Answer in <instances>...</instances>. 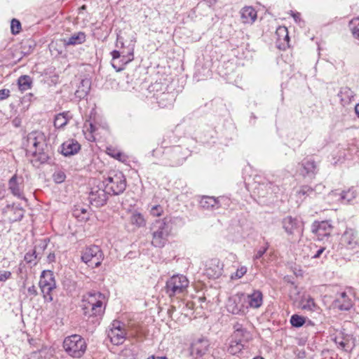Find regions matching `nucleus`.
<instances>
[{
	"instance_id": "nucleus-1",
	"label": "nucleus",
	"mask_w": 359,
	"mask_h": 359,
	"mask_svg": "<svg viewBox=\"0 0 359 359\" xmlns=\"http://www.w3.org/2000/svg\"><path fill=\"white\" fill-rule=\"evenodd\" d=\"M27 156H32L31 162L34 165L46 163L49 158L48 144L43 133L34 131L27 135L26 144Z\"/></svg>"
},
{
	"instance_id": "nucleus-7",
	"label": "nucleus",
	"mask_w": 359,
	"mask_h": 359,
	"mask_svg": "<svg viewBox=\"0 0 359 359\" xmlns=\"http://www.w3.org/2000/svg\"><path fill=\"white\" fill-rule=\"evenodd\" d=\"M111 195H119L126 188V180L121 172H114L102 181Z\"/></svg>"
},
{
	"instance_id": "nucleus-47",
	"label": "nucleus",
	"mask_w": 359,
	"mask_h": 359,
	"mask_svg": "<svg viewBox=\"0 0 359 359\" xmlns=\"http://www.w3.org/2000/svg\"><path fill=\"white\" fill-rule=\"evenodd\" d=\"M37 259L36 250L28 252L25 255V260L27 263L32 264Z\"/></svg>"
},
{
	"instance_id": "nucleus-37",
	"label": "nucleus",
	"mask_w": 359,
	"mask_h": 359,
	"mask_svg": "<svg viewBox=\"0 0 359 359\" xmlns=\"http://www.w3.org/2000/svg\"><path fill=\"white\" fill-rule=\"evenodd\" d=\"M227 311L232 314H240L242 312L241 307L238 306L235 299H229L226 305Z\"/></svg>"
},
{
	"instance_id": "nucleus-17",
	"label": "nucleus",
	"mask_w": 359,
	"mask_h": 359,
	"mask_svg": "<svg viewBox=\"0 0 359 359\" xmlns=\"http://www.w3.org/2000/svg\"><path fill=\"white\" fill-rule=\"evenodd\" d=\"M81 149L80 144L74 139H69L61 145V153L65 156L77 154Z\"/></svg>"
},
{
	"instance_id": "nucleus-20",
	"label": "nucleus",
	"mask_w": 359,
	"mask_h": 359,
	"mask_svg": "<svg viewBox=\"0 0 359 359\" xmlns=\"http://www.w3.org/2000/svg\"><path fill=\"white\" fill-rule=\"evenodd\" d=\"M159 107L164 108L171 106L175 100V95L172 92H163L156 95Z\"/></svg>"
},
{
	"instance_id": "nucleus-62",
	"label": "nucleus",
	"mask_w": 359,
	"mask_h": 359,
	"mask_svg": "<svg viewBox=\"0 0 359 359\" xmlns=\"http://www.w3.org/2000/svg\"><path fill=\"white\" fill-rule=\"evenodd\" d=\"M236 328H243V327H242L241 325H240L239 323H237L236 325H234L235 330H236Z\"/></svg>"
},
{
	"instance_id": "nucleus-6",
	"label": "nucleus",
	"mask_w": 359,
	"mask_h": 359,
	"mask_svg": "<svg viewBox=\"0 0 359 359\" xmlns=\"http://www.w3.org/2000/svg\"><path fill=\"white\" fill-rule=\"evenodd\" d=\"M189 284L185 276L174 275L166 281L165 292L170 297L182 295L187 292Z\"/></svg>"
},
{
	"instance_id": "nucleus-16",
	"label": "nucleus",
	"mask_w": 359,
	"mask_h": 359,
	"mask_svg": "<svg viewBox=\"0 0 359 359\" xmlns=\"http://www.w3.org/2000/svg\"><path fill=\"white\" fill-rule=\"evenodd\" d=\"M333 307L340 311H348L353 306V302L345 292L337 294L332 303Z\"/></svg>"
},
{
	"instance_id": "nucleus-39",
	"label": "nucleus",
	"mask_w": 359,
	"mask_h": 359,
	"mask_svg": "<svg viewBox=\"0 0 359 359\" xmlns=\"http://www.w3.org/2000/svg\"><path fill=\"white\" fill-rule=\"evenodd\" d=\"M290 323L293 327H300L305 323V318L297 314H294L290 318Z\"/></svg>"
},
{
	"instance_id": "nucleus-9",
	"label": "nucleus",
	"mask_w": 359,
	"mask_h": 359,
	"mask_svg": "<svg viewBox=\"0 0 359 359\" xmlns=\"http://www.w3.org/2000/svg\"><path fill=\"white\" fill-rule=\"evenodd\" d=\"M282 225L285 233L292 239H299L302 236L304 224L299 219L287 216L283 219Z\"/></svg>"
},
{
	"instance_id": "nucleus-4",
	"label": "nucleus",
	"mask_w": 359,
	"mask_h": 359,
	"mask_svg": "<svg viewBox=\"0 0 359 359\" xmlns=\"http://www.w3.org/2000/svg\"><path fill=\"white\" fill-rule=\"evenodd\" d=\"M62 346L69 356L80 358L86 351L87 344L81 335L72 334L65 338Z\"/></svg>"
},
{
	"instance_id": "nucleus-44",
	"label": "nucleus",
	"mask_w": 359,
	"mask_h": 359,
	"mask_svg": "<svg viewBox=\"0 0 359 359\" xmlns=\"http://www.w3.org/2000/svg\"><path fill=\"white\" fill-rule=\"evenodd\" d=\"M212 262L216 265V269H215V272L212 274H211L209 272L210 270V268H209L207 271H208V275L212 276L213 278H216L219 277L222 275V267L221 266H219V260L215 259V260H213Z\"/></svg>"
},
{
	"instance_id": "nucleus-51",
	"label": "nucleus",
	"mask_w": 359,
	"mask_h": 359,
	"mask_svg": "<svg viewBox=\"0 0 359 359\" xmlns=\"http://www.w3.org/2000/svg\"><path fill=\"white\" fill-rule=\"evenodd\" d=\"M10 96V90L8 89L0 90V100H4Z\"/></svg>"
},
{
	"instance_id": "nucleus-27",
	"label": "nucleus",
	"mask_w": 359,
	"mask_h": 359,
	"mask_svg": "<svg viewBox=\"0 0 359 359\" xmlns=\"http://www.w3.org/2000/svg\"><path fill=\"white\" fill-rule=\"evenodd\" d=\"M72 118L69 111L60 113L55 116L54 119V126L57 128H63Z\"/></svg>"
},
{
	"instance_id": "nucleus-36",
	"label": "nucleus",
	"mask_w": 359,
	"mask_h": 359,
	"mask_svg": "<svg viewBox=\"0 0 359 359\" xmlns=\"http://www.w3.org/2000/svg\"><path fill=\"white\" fill-rule=\"evenodd\" d=\"M73 215L81 220H86L88 219L87 209L81 206H77L73 210Z\"/></svg>"
},
{
	"instance_id": "nucleus-34",
	"label": "nucleus",
	"mask_w": 359,
	"mask_h": 359,
	"mask_svg": "<svg viewBox=\"0 0 359 359\" xmlns=\"http://www.w3.org/2000/svg\"><path fill=\"white\" fill-rule=\"evenodd\" d=\"M349 29L353 38L359 41V18H355L349 22Z\"/></svg>"
},
{
	"instance_id": "nucleus-63",
	"label": "nucleus",
	"mask_w": 359,
	"mask_h": 359,
	"mask_svg": "<svg viewBox=\"0 0 359 359\" xmlns=\"http://www.w3.org/2000/svg\"><path fill=\"white\" fill-rule=\"evenodd\" d=\"M253 359H264V358L262 357L257 356V357L254 358Z\"/></svg>"
},
{
	"instance_id": "nucleus-28",
	"label": "nucleus",
	"mask_w": 359,
	"mask_h": 359,
	"mask_svg": "<svg viewBox=\"0 0 359 359\" xmlns=\"http://www.w3.org/2000/svg\"><path fill=\"white\" fill-rule=\"evenodd\" d=\"M8 186L9 189L14 196L18 197L19 198H23L25 200V198L22 196V192L20 186L18 182V178L15 175L9 180Z\"/></svg>"
},
{
	"instance_id": "nucleus-40",
	"label": "nucleus",
	"mask_w": 359,
	"mask_h": 359,
	"mask_svg": "<svg viewBox=\"0 0 359 359\" xmlns=\"http://www.w3.org/2000/svg\"><path fill=\"white\" fill-rule=\"evenodd\" d=\"M317 306L314 302V299L311 297H308L303 300L302 309L308 311H315Z\"/></svg>"
},
{
	"instance_id": "nucleus-26",
	"label": "nucleus",
	"mask_w": 359,
	"mask_h": 359,
	"mask_svg": "<svg viewBox=\"0 0 359 359\" xmlns=\"http://www.w3.org/2000/svg\"><path fill=\"white\" fill-rule=\"evenodd\" d=\"M90 90V81L88 79H82L75 92V96L79 99H83Z\"/></svg>"
},
{
	"instance_id": "nucleus-58",
	"label": "nucleus",
	"mask_w": 359,
	"mask_h": 359,
	"mask_svg": "<svg viewBox=\"0 0 359 359\" xmlns=\"http://www.w3.org/2000/svg\"><path fill=\"white\" fill-rule=\"evenodd\" d=\"M109 154L116 159H120L122 156V154L120 152H116L114 154V153H112V154L109 153Z\"/></svg>"
},
{
	"instance_id": "nucleus-5",
	"label": "nucleus",
	"mask_w": 359,
	"mask_h": 359,
	"mask_svg": "<svg viewBox=\"0 0 359 359\" xmlns=\"http://www.w3.org/2000/svg\"><path fill=\"white\" fill-rule=\"evenodd\" d=\"M119 36H117L116 46L118 47V43H121V50H114L111 52L112 56V67L116 70L120 72L123 70V66L134 59V48L133 46L125 48L123 43L120 41Z\"/></svg>"
},
{
	"instance_id": "nucleus-29",
	"label": "nucleus",
	"mask_w": 359,
	"mask_h": 359,
	"mask_svg": "<svg viewBox=\"0 0 359 359\" xmlns=\"http://www.w3.org/2000/svg\"><path fill=\"white\" fill-rule=\"evenodd\" d=\"M207 341L204 340H198L192 344L191 347V353L192 355H202L206 351Z\"/></svg>"
},
{
	"instance_id": "nucleus-22",
	"label": "nucleus",
	"mask_w": 359,
	"mask_h": 359,
	"mask_svg": "<svg viewBox=\"0 0 359 359\" xmlns=\"http://www.w3.org/2000/svg\"><path fill=\"white\" fill-rule=\"evenodd\" d=\"M248 305L252 309H259L263 304V294L259 290H255L247 295Z\"/></svg>"
},
{
	"instance_id": "nucleus-64",
	"label": "nucleus",
	"mask_w": 359,
	"mask_h": 359,
	"mask_svg": "<svg viewBox=\"0 0 359 359\" xmlns=\"http://www.w3.org/2000/svg\"><path fill=\"white\" fill-rule=\"evenodd\" d=\"M44 245H43V248H44L46 246V240H44Z\"/></svg>"
},
{
	"instance_id": "nucleus-45",
	"label": "nucleus",
	"mask_w": 359,
	"mask_h": 359,
	"mask_svg": "<svg viewBox=\"0 0 359 359\" xmlns=\"http://www.w3.org/2000/svg\"><path fill=\"white\" fill-rule=\"evenodd\" d=\"M11 32L13 34H18L21 29V24L18 20L13 19L11 23Z\"/></svg>"
},
{
	"instance_id": "nucleus-23",
	"label": "nucleus",
	"mask_w": 359,
	"mask_h": 359,
	"mask_svg": "<svg viewBox=\"0 0 359 359\" xmlns=\"http://www.w3.org/2000/svg\"><path fill=\"white\" fill-rule=\"evenodd\" d=\"M199 205L204 210H215L220 207L218 198L208 196L201 197Z\"/></svg>"
},
{
	"instance_id": "nucleus-25",
	"label": "nucleus",
	"mask_w": 359,
	"mask_h": 359,
	"mask_svg": "<svg viewBox=\"0 0 359 359\" xmlns=\"http://www.w3.org/2000/svg\"><path fill=\"white\" fill-rule=\"evenodd\" d=\"M240 13L242 22L245 24H252L257 19V11L252 6H245Z\"/></svg>"
},
{
	"instance_id": "nucleus-19",
	"label": "nucleus",
	"mask_w": 359,
	"mask_h": 359,
	"mask_svg": "<svg viewBox=\"0 0 359 359\" xmlns=\"http://www.w3.org/2000/svg\"><path fill=\"white\" fill-rule=\"evenodd\" d=\"M341 243L347 248H354L357 245L355 231L352 229H346L341 236Z\"/></svg>"
},
{
	"instance_id": "nucleus-43",
	"label": "nucleus",
	"mask_w": 359,
	"mask_h": 359,
	"mask_svg": "<svg viewBox=\"0 0 359 359\" xmlns=\"http://www.w3.org/2000/svg\"><path fill=\"white\" fill-rule=\"evenodd\" d=\"M269 247V244L268 243H265V245L260 247L256 252L255 255L253 257L254 260L259 259L262 257V256L266 253L268 248Z\"/></svg>"
},
{
	"instance_id": "nucleus-56",
	"label": "nucleus",
	"mask_w": 359,
	"mask_h": 359,
	"mask_svg": "<svg viewBox=\"0 0 359 359\" xmlns=\"http://www.w3.org/2000/svg\"><path fill=\"white\" fill-rule=\"evenodd\" d=\"M292 16L296 22L300 20V13H292Z\"/></svg>"
},
{
	"instance_id": "nucleus-52",
	"label": "nucleus",
	"mask_w": 359,
	"mask_h": 359,
	"mask_svg": "<svg viewBox=\"0 0 359 359\" xmlns=\"http://www.w3.org/2000/svg\"><path fill=\"white\" fill-rule=\"evenodd\" d=\"M28 294L32 296H36L37 294V292L34 285L29 287L27 289Z\"/></svg>"
},
{
	"instance_id": "nucleus-46",
	"label": "nucleus",
	"mask_w": 359,
	"mask_h": 359,
	"mask_svg": "<svg viewBox=\"0 0 359 359\" xmlns=\"http://www.w3.org/2000/svg\"><path fill=\"white\" fill-rule=\"evenodd\" d=\"M163 212V208L160 205H156L151 208L150 214L154 217H159Z\"/></svg>"
},
{
	"instance_id": "nucleus-14",
	"label": "nucleus",
	"mask_w": 359,
	"mask_h": 359,
	"mask_svg": "<svg viewBox=\"0 0 359 359\" xmlns=\"http://www.w3.org/2000/svg\"><path fill=\"white\" fill-rule=\"evenodd\" d=\"M332 230V226L329 221L315 222L311 226L312 232L318 236V239L330 236Z\"/></svg>"
},
{
	"instance_id": "nucleus-11",
	"label": "nucleus",
	"mask_w": 359,
	"mask_h": 359,
	"mask_svg": "<svg viewBox=\"0 0 359 359\" xmlns=\"http://www.w3.org/2000/svg\"><path fill=\"white\" fill-rule=\"evenodd\" d=\"M39 286L46 301H53L51 292L55 289L56 283L54 274L51 271H43L39 280Z\"/></svg>"
},
{
	"instance_id": "nucleus-30",
	"label": "nucleus",
	"mask_w": 359,
	"mask_h": 359,
	"mask_svg": "<svg viewBox=\"0 0 359 359\" xmlns=\"http://www.w3.org/2000/svg\"><path fill=\"white\" fill-rule=\"evenodd\" d=\"M32 79L27 75L20 76L18 79V85L20 91L24 92L31 88Z\"/></svg>"
},
{
	"instance_id": "nucleus-18",
	"label": "nucleus",
	"mask_w": 359,
	"mask_h": 359,
	"mask_svg": "<svg viewBox=\"0 0 359 359\" xmlns=\"http://www.w3.org/2000/svg\"><path fill=\"white\" fill-rule=\"evenodd\" d=\"M86 40V35L83 32H76L69 37L63 38L61 41L65 47L77 46L83 43Z\"/></svg>"
},
{
	"instance_id": "nucleus-12",
	"label": "nucleus",
	"mask_w": 359,
	"mask_h": 359,
	"mask_svg": "<svg viewBox=\"0 0 359 359\" xmlns=\"http://www.w3.org/2000/svg\"><path fill=\"white\" fill-rule=\"evenodd\" d=\"M189 151L183 149L179 145L173 146L166 152V156L168 162L165 163V165L178 166L182 165L188 156Z\"/></svg>"
},
{
	"instance_id": "nucleus-3",
	"label": "nucleus",
	"mask_w": 359,
	"mask_h": 359,
	"mask_svg": "<svg viewBox=\"0 0 359 359\" xmlns=\"http://www.w3.org/2000/svg\"><path fill=\"white\" fill-rule=\"evenodd\" d=\"M171 229L170 219L168 218L156 220L150 229L152 235L151 244L156 248H163L168 241Z\"/></svg>"
},
{
	"instance_id": "nucleus-50",
	"label": "nucleus",
	"mask_w": 359,
	"mask_h": 359,
	"mask_svg": "<svg viewBox=\"0 0 359 359\" xmlns=\"http://www.w3.org/2000/svg\"><path fill=\"white\" fill-rule=\"evenodd\" d=\"M11 277V273L8 271H0V281H6Z\"/></svg>"
},
{
	"instance_id": "nucleus-41",
	"label": "nucleus",
	"mask_w": 359,
	"mask_h": 359,
	"mask_svg": "<svg viewBox=\"0 0 359 359\" xmlns=\"http://www.w3.org/2000/svg\"><path fill=\"white\" fill-rule=\"evenodd\" d=\"M309 191L310 192L311 191V187L304 185V186H302L299 188V191H297V196L300 199L304 200L307 196H309Z\"/></svg>"
},
{
	"instance_id": "nucleus-31",
	"label": "nucleus",
	"mask_w": 359,
	"mask_h": 359,
	"mask_svg": "<svg viewBox=\"0 0 359 359\" xmlns=\"http://www.w3.org/2000/svg\"><path fill=\"white\" fill-rule=\"evenodd\" d=\"M245 344L244 340L241 339H233L228 348V351L232 355H236L241 351Z\"/></svg>"
},
{
	"instance_id": "nucleus-38",
	"label": "nucleus",
	"mask_w": 359,
	"mask_h": 359,
	"mask_svg": "<svg viewBox=\"0 0 359 359\" xmlns=\"http://www.w3.org/2000/svg\"><path fill=\"white\" fill-rule=\"evenodd\" d=\"M276 34L278 36V41H280L283 38V41L286 43V44L288 43L289 36L287 29L285 27H279L277 29Z\"/></svg>"
},
{
	"instance_id": "nucleus-15",
	"label": "nucleus",
	"mask_w": 359,
	"mask_h": 359,
	"mask_svg": "<svg viewBox=\"0 0 359 359\" xmlns=\"http://www.w3.org/2000/svg\"><path fill=\"white\" fill-rule=\"evenodd\" d=\"M5 213L9 215V220L11 222L20 221L25 214V210L20 204H8L4 209Z\"/></svg>"
},
{
	"instance_id": "nucleus-61",
	"label": "nucleus",
	"mask_w": 359,
	"mask_h": 359,
	"mask_svg": "<svg viewBox=\"0 0 359 359\" xmlns=\"http://www.w3.org/2000/svg\"><path fill=\"white\" fill-rule=\"evenodd\" d=\"M90 132L93 133L95 130V127L93 125V123H90Z\"/></svg>"
},
{
	"instance_id": "nucleus-24",
	"label": "nucleus",
	"mask_w": 359,
	"mask_h": 359,
	"mask_svg": "<svg viewBox=\"0 0 359 359\" xmlns=\"http://www.w3.org/2000/svg\"><path fill=\"white\" fill-rule=\"evenodd\" d=\"M343 106L350 104L355 96V93L349 87H341L337 94Z\"/></svg>"
},
{
	"instance_id": "nucleus-53",
	"label": "nucleus",
	"mask_w": 359,
	"mask_h": 359,
	"mask_svg": "<svg viewBox=\"0 0 359 359\" xmlns=\"http://www.w3.org/2000/svg\"><path fill=\"white\" fill-rule=\"evenodd\" d=\"M334 341L337 344H338V346H339V348H342V349L345 348L346 344V342H344V341H339L337 340V337H335V338H334Z\"/></svg>"
},
{
	"instance_id": "nucleus-60",
	"label": "nucleus",
	"mask_w": 359,
	"mask_h": 359,
	"mask_svg": "<svg viewBox=\"0 0 359 359\" xmlns=\"http://www.w3.org/2000/svg\"><path fill=\"white\" fill-rule=\"evenodd\" d=\"M147 359H168L166 357H159V356H151V357H149Z\"/></svg>"
},
{
	"instance_id": "nucleus-35",
	"label": "nucleus",
	"mask_w": 359,
	"mask_h": 359,
	"mask_svg": "<svg viewBox=\"0 0 359 359\" xmlns=\"http://www.w3.org/2000/svg\"><path fill=\"white\" fill-rule=\"evenodd\" d=\"M250 338L249 332L244 328H236L233 333V339H241L246 344Z\"/></svg>"
},
{
	"instance_id": "nucleus-55",
	"label": "nucleus",
	"mask_w": 359,
	"mask_h": 359,
	"mask_svg": "<svg viewBox=\"0 0 359 359\" xmlns=\"http://www.w3.org/2000/svg\"><path fill=\"white\" fill-rule=\"evenodd\" d=\"M269 189H271L272 192H273L275 194H277L278 193V191H280V189L278 186H274L272 184H270Z\"/></svg>"
},
{
	"instance_id": "nucleus-48",
	"label": "nucleus",
	"mask_w": 359,
	"mask_h": 359,
	"mask_svg": "<svg viewBox=\"0 0 359 359\" xmlns=\"http://www.w3.org/2000/svg\"><path fill=\"white\" fill-rule=\"evenodd\" d=\"M247 272V268L245 266H241L238 269L235 273L231 275V278H242Z\"/></svg>"
},
{
	"instance_id": "nucleus-57",
	"label": "nucleus",
	"mask_w": 359,
	"mask_h": 359,
	"mask_svg": "<svg viewBox=\"0 0 359 359\" xmlns=\"http://www.w3.org/2000/svg\"><path fill=\"white\" fill-rule=\"evenodd\" d=\"M47 258H48V262H54L55 259V254L54 253H50L48 255Z\"/></svg>"
},
{
	"instance_id": "nucleus-54",
	"label": "nucleus",
	"mask_w": 359,
	"mask_h": 359,
	"mask_svg": "<svg viewBox=\"0 0 359 359\" xmlns=\"http://www.w3.org/2000/svg\"><path fill=\"white\" fill-rule=\"evenodd\" d=\"M325 248H320V249H318L317 250V252H316V254L312 257V258H314V259H316V258H318L320 257V256L322 255V253L325 251Z\"/></svg>"
},
{
	"instance_id": "nucleus-59",
	"label": "nucleus",
	"mask_w": 359,
	"mask_h": 359,
	"mask_svg": "<svg viewBox=\"0 0 359 359\" xmlns=\"http://www.w3.org/2000/svg\"><path fill=\"white\" fill-rule=\"evenodd\" d=\"M355 112L358 116V118H359V103L357 104L355 107Z\"/></svg>"
},
{
	"instance_id": "nucleus-32",
	"label": "nucleus",
	"mask_w": 359,
	"mask_h": 359,
	"mask_svg": "<svg viewBox=\"0 0 359 359\" xmlns=\"http://www.w3.org/2000/svg\"><path fill=\"white\" fill-rule=\"evenodd\" d=\"M130 222L133 225H135L136 227H142L146 224V222L143 215L137 212H134L132 213L130 217Z\"/></svg>"
},
{
	"instance_id": "nucleus-42",
	"label": "nucleus",
	"mask_w": 359,
	"mask_h": 359,
	"mask_svg": "<svg viewBox=\"0 0 359 359\" xmlns=\"http://www.w3.org/2000/svg\"><path fill=\"white\" fill-rule=\"evenodd\" d=\"M53 178L55 183L60 184L65 180L66 175L62 170H57L54 172Z\"/></svg>"
},
{
	"instance_id": "nucleus-49",
	"label": "nucleus",
	"mask_w": 359,
	"mask_h": 359,
	"mask_svg": "<svg viewBox=\"0 0 359 359\" xmlns=\"http://www.w3.org/2000/svg\"><path fill=\"white\" fill-rule=\"evenodd\" d=\"M325 187L321 185V184H318L317 186H316L315 188H311V191L310 192L309 191V197H315L318 193H320L321 191L323 189H324Z\"/></svg>"
},
{
	"instance_id": "nucleus-33",
	"label": "nucleus",
	"mask_w": 359,
	"mask_h": 359,
	"mask_svg": "<svg viewBox=\"0 0 359 359\" xmlns=\"http://www.w3.org/2000/svg\"><path fill=\"white\" fill-rule=\"evenodd\" d=\"M339 196L341 202L346 204L351 202L356 197V194L353 190L348 189L341 192Z\"/></svg>"
},
{
	"instance_id": "nucleus-8",
	"label": "nucleus",
	"mask_w": 359,
	"mask_h": 359,
	"mask_svg": "<svg viewBox=\"0 0 359 359\" xmlns=\"http://www.w3.org/2000/svg\"><path fill=\"white\" fill-rule=\"evenodd\" d=\"M109 195L111 194L107 190L104 183L102 181H99L97 185L91 188L89 201L93 205L97 208L102 207L106 204Z\"/></svg>"
},
{
	"instance_id": "nucleus-2",
	"label": "nucleus",
	"mask_w": 359,
	"mask_h": 359,
	"mask_svg": "<svg viewBox=\"0 0 359 359\" xmlns=\"http://www.w3.org/2000/svg\"><path fill=\"white\" fill-rule=\"evenodd\" d=\"M83 302L84 315L88 318H96V323L99 324V320L104 313L107 299L104 294L99 291H90L82 297Z\"/></svg>"
},
{
	"instance_id": "nucleus-21",
	"label": "nucleus",
	"mask_w": 359,
	"mask_h": 359,
	"mask_svg": "<svg viewBox=\"0 0 359 359\" xmlns=\"http://www.w3.org/2000/svg\"><path fill=\"white\" fill-rule=\"evenodd\" d=\"M302 174L306 177H313L318 172V165L316 162L311 159L304 160L302 163Z\"/></svg>"
},
{
	"instance_id": "nucleus-10",
	"label": "nucleus",
	"mask_w": 359,
	"mask_h": 359,
	"mask_svg": "<svg viewBox=\"0 0 359 359\" xmlns=\"http://www.w3.org/2000/svg\"><path fill=\"white\" fill-rule=\"evenodd\" d=\"M103 258V253L97 245H91L86 248L81 255V260L91 268L99 266Z\"/></svg>"
},
{
	"instance_id": "nucleus-13",
	"label": "nucleus",
	"mask_w": 359,
	"mask_h": 359,
	"mask_svg": "<svg viewBox=\"0 0 359 359\" xmlns=\"http://www.w3.org/2000/svg\"><path fill=\"white\" fill-rule=\"evenodd\" d=\"M124 327L125 325L118 320L113 321L110 325L107 332V337L113 344L118 346L124 342L126 335Z\"/></svg>"
}]
</instances>
